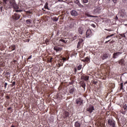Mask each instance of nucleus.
Returning <instances> with one entry per match:
<instances>
[{"label":"nucleus","mask_w":127,"mask_h":127,"mask_svg":"<svg viewBox=\"0 0 127 127\" xmlns=\"http://www.w3.org/2000/svg\"><path fill=\"white\" fill-rule=\"evenodd\" d=\"M10 5L7 7V8H10V7H12L14 9H17V8H19L18 5L15 3V0H9Z\"/></svg>","instance_id":"1"},{"label":"nucleus","mask_w":127,"mask_h":127,"mask_svg":"<svg viewBox=\"0 0 127 127\" xmlns=\"http://www.w3.org/2000/svg\"><path fill=\"white\" fill-rule=\"evenodd\" d=\"M19 7V8L15 9V11L16 12H22L25 8H26V4H20L19 5H18Z\"/></svg>","instance_id":"2"},{"label":"nucleus","mask_w":127,"mask_h":127,"mask_svg":"<svg viewBox=\"0 0 127 127\" xmlns=\"http://www.w3.org/2000/svg\"><path fill=\"white\" fill-rule=\"evenodd\" d=\"M108 124L111 127H116V122L113 119L108 120Z\"/></svg>","instance_id":"3"},{"label":"nucleus","mask_w":127,"mask_h":127,"mask_svg":"<svg viewBox=\"0 0 127 127\" xmlns=\"http://www.w3.org/2000/svg\"><path fill=\"white\" fill-rule=\"evenodd\" d=\"M70 116V113L68 111H64L63 114V118L64 120H67Z\"/></svg>","instance_id":"4"},{"label":"nucleus","mask_w":127,"mask_h":127,"mask_svg":"<svg viewBox=\"0 0 127 127\" xmlns=\"http://www.w3.org/2000/svg\"><path fill=\"white\" fill-rule=\"evenodd\" d=\"M86 111L87 112H88L89 114H92V113H93V111H95L94 106L89 105V106L86 109Z\"/></svg>","instance_id":"5"},{"label":"nucleus","mask_w":127,"mask_h":127,"mask_svg":"<svg viewBox=\"0 0 127 127\" xmlns=\"http://www.w3.org/2000/svg\"><path fill=\"white\" fill-rule=\"evenodd\" d=\"M74 25H75V23H74V19L70 18L69 25L68 26V27H69V28H73V27H74Z\"/></svg>","instance_id":"6"},{"label":"nucleus","mask_w":127,"mask_h":127,"mask_svg":"<svg viewBox=\"0 0 127 127\" xmlns=\"http://www.w3.org/2000/svg\"><path fill=\"white\" fill-rule=\"evenodd\" d=\"M83 41H84L83 39H79V42L77 45V48H78V49H81L82 46H83Z\"/></svg>","instance_id":"7"},{"label":"nucleus","mask_w":127,"mask_h":127,"mask_svg":"<svg viewBox=\"0 0 127 127\" xmlns=\"http://www.w3.org/2000/svg\"><path fill=\"white\" fill-rule=\"evenodd\" d=\"M12 18L14 20H18V19L20 18V15L18 13H14L12 15Z\"/></svg>","instance_id":"8"},{"label":"nucleus","mask_w":127,"mask_h":127,"mask_svg":"<svg viewBox=\"0 0 127 127\" xmlns=\"http://www.w3.org/2000/svg\"><path fill=\"white\" fill-rule=\"evenodd\" d=\"M75 103L78 106H81V105L83 104V100L81 98H78L75 100Z\"/></svg>","instance_id":"9"},{"label":"nucleus","mask_w":127,"mask_h":127,"mask_svg":"<svg viewBox=\"0 0 127 127\" xmlns=\"http://www.w3.org/2000/svg\"><path fill=\"white\" fill-rule=\"evenodd\" d=\"M92 36V30L91 29H88L86 31V37L87 38H90Z\"/></svg>","instance_id":"10"},{"label":"nucleus","mask_w":127,"mask_h":127,"mask_svg":"<svg viewBox=\"0 0 127 127\" xmlns=\"http://www.w3.org/2000/svg\"><path fill=\"white\" fill-rule=\"evenodd\" d=\"M81 61L82 62H84V63H90L91 61V59L90 58V57H87L85 58H84L83 60H81Z\"/></svg>","instance_id":"11"},{"label":"nucleus","mask_w":127,"mask_h":127,"mask_svg":"<svg viewBox=\"0 0 127 127\" xmlns=\"http://www.w3.org/2000/svg\"><path fill=\"white\" fill-rule=\"evenodd\" d=\"M122 54V52H116L114 53L113 54V58H114V59H116V58H118V57H119V56H120V55H121Z\"/></svg>","instance_id":"12"},{"label":"nucleus","mask_w":127,"mask_h":127,"mask_svg":"<svg viewBox=\"0 0 127 127\" xmlns=\"http://www.w3.org/2000/svg\"><path fill=\"white\" fill-rule=\"evenodd\" d=\"M54 50L55 51H56L57 53H58V52H61V51H62V50H63V49L62 48H60L59 47L56 46V47H54Z\"/></svg>","instance_id":"13"},{"label":"nucleus","mask_w":127,"mask_h":127,"mask_svg":"<svg viewBox=\"0 0 127 127\" xmlns=\"http://www.w3.org/2000/svg\"><path fill=\"white\" fill-rule=\"evenodd\" d=\"M70 14L72 16H78L79 14L78 13V12H77L76 10H72L70 11Z\"/></svg>","instance_id":"14"},{"label":"nucleus","mask_w":127,"mask_h":127,"mask_svg":"<svg viewBox=\"0 0 127 127\" xmlns=\"http://www.w3.org/2000/svg\"><path fill=\"white\" fill-rule=\"evenodd\" d=\"M31 23H32V20L29 19L26 20V24L28 27H31V26H30Z\"/></svg>","instance_id":"15"},{"label":"nucleus","mask_w":127,"mask_h":127,"mask_svg":"<svg viewBox=\"0 0 127 127\" xmlns=\"http://www.w3.org/2000/svg\"><path fill=\"white\" fill-rule=\"evenodd\" d=\"M109 56H110V55H109V54L107 53H104L102 56V60H105V59H107V58H109Z\"/></svg>","instance_id":"16"},{"label":"nucleus","mask_w":127,"mask_h":127,"mask_svg":"<svg viewBox=\"0 0 127 127\" xmlns=\"http://www.w3.org/2000/svg\"><path fill=\"white\" fill-rule=\"evenodd\" d=\"M59 42L60 43L61 45H63L65 43H67V40L61 39L59 40Z\"/></svg>","instance_id":"17"},{"label":"nucleus","mask_w":127,"mask_h":127,"mask_svg":"<svg viewBox=\"0 0 127 127\" xmlns=\"http://www.w3.org/2000/svg\"><path fill=\"white\" fill-rule=\"evenodd\" d=\"M81 79L84 80V81H88L89 80V76L87 75L81 76Z\"/></svg>","instance_id":"18"},{"label":"nucleus","mask_w":127,"mask_h":127,"mask_svg":"<svg viewBox=\"0 0 127 127\" xmlns=\"http://www.w3.org/2000/svg\"><path fill=\"white\" fill-rule=\"evenodd\" d=\"M83 31H84V29H83V27H80L78 28V32L79 34H83Z\"/></svg>","instance_id":"19"},{"label":"nucleus","mask_w":127,"mask_h":127,"mask_svg":"<svg viewBox=\"0 0 127 127\" xmlns=\"http://www.w3.org/2000/svg\"><path fill=\"white\" fill-rule=\"evenodd\" d=\"M16 47L15 46H11L9 47V51L11 52V51H13V50H15Z\"/></svg>","instance_id":"20"},{"label":"nucleus","mask_w":127,"mask_h":127,"mask_svg":"<svg viewBox=\"0 0 127 127\" xmlns=\"http://www.w3.org/2000/svg\"><path fill=\"white\" fill-rule=\"evenodd\" d=\"M68 59H69V56H68V55L66 56L65 57L62 58V60L64 61L63 62L64 63L65 61H67V60H68Z\"/></svg>","instance_id":"21"},{"label":"nucleus","mask_w":127,"mask_h":127,"mask_svg":"<svg viewBox=\"0 0 127 127\" xmlns=\"http://www.w3.org/2000/svg\"><path fill=\"white\" fill-rule=\"evenodd\" d=\"M74 126L75 127H80L81 124H80L78 121H77L75 123Z\"/></svg>","instance_id":"22"},{"label":"nucleus","mask_w":127,"mask_h":127,"mask_svg":"<svg viewBox=\"0 0 127 127\" xmlns=\"http://www.w3.org/2000/svg\"><path fill=\"white\" fill-rule=\"evenodd\" d=\"M26 13L27 15H29V16H31L30 14L31 15L33 14L32 11H30V10L26 11Z\"/></svg>","instance_id":"23"},{"label":"nucleus","mask_w":127,"mask_h":127,"mask_svg":"<svg viewBox=\"0 0 127 127\" xmlns=\"http://www.w3.org/2000/svg\"><path fill=\"white\" fill-rule=\"evenodd\" d=\"M1 1L4 5H5V4H7V2L9 1V0H1Z\"/></svg>","instance_id":"24"},{"label":"nucleus","mask_w":127,"mask_h":127,"mask_svg":"<svg viewBox=\"0 0 127 127\" xmlns=\"http://www.w3.org/2000/svg\"><path fill=\"white\" fill-rule=\"evenodd\" d=\"M119 64L120 65H124V64H125V60H124V59H121L119 61Z\"/></svg>","instance_id":"25"},{"label":"nucleus","mask_w":127,"mask_h":127,"mask_svg":"<svg viewBox=\"0 0 127 127\" xmlns=\"http://www.w3.org/2000/svg\"><path fill=\"white\" fill-rule=\"evenodd\" d=\"M81 86L82 88H83L84 90H85V89H86V83H85V82L83 81L81 83Z\"/></svg>","instance_id":"26"},{"label":"nucleus","mask_w":127,"mask_h":127,"mask_svg":"<svg viewBox=\"0 0 127 127\" xmlns=\"http://www.w3.org/2000/svg\"><path fill=\"white\" fill-rule=\"evenodd\" d=\"M75 89L74 88H70L69 89V94H73L75 93Z\"/></svg>","instance_id":"27"},{"label":"nucleus","mask_w":127,"mask_h":127,"mask_svg":"<svg viewBox=\"0 0 127 127\" xmlns=\"http://www.w3.org/2000/svg\"><path fill=\"white\" fill-rule=\"evenodd\" d=\"M108 42L110 43V44H113V43H114V42H115V41H113V40L111 41V40H109L108 41H106L105 44H107V43H108Z\"/></svg>","instance_id":"28"},{"label":"nucleus","mask_w":127,"mask_h":127,"mask_svg":"<svg viewBox=\"0 0 127 127\" xmlns=\"http://www.w3.org/2000/svg\"><path fill=\"white\" fill-rule=\"evenodd\" d=\"M44 8H45V9H48V10H50V9H49V8L48 7V2H46L45 5L44 6Z\"/></svg>","instance_id":"29"},{"label":"nucleus","mask_w":127,"mask_h":127,"mask_svg":"<svg viewBox=\"0 0 127 127\" xmlns=\"http://www.w3.org/2000/svg\"><path fill=\"white\" fill-rule=\"evenodd\" d=\"M93 3L92 1H89L88 4H87V6L91 7V6L93 5Z\"/></svg>","instance_id":"30"},{"label":"nucleus","mask_w":127,"mask_h":127,"mask_svg":"<svg viewBox=\"0 0 127 127\" xmlns=\"http://www.w3.org/2000/svg\"><path fill=\"white\" fill-rule=\"evenodd\" d=\"M85 15H86V16H88V17H94V16L90 15L88 13H86Z\"/></svg>","instance_id":"31"},{"label":"nucleus","mask_w":127,"mask_h":127,"mask_svg":"<svg viewBox=\"0 0 127 127\" xmlns=\"http://www.w3.org/2000/svg\"><path fill=\"white\" fill-rule=\"evenodd\" d=\"M96 12H100V10H101V8L98 7L97 8H96L95 9Z\"/></svg>","instance_id":"32"},{"label":"nucleus","mask_w":127,"mask_h":127,"mask_svg":"<svg viewBox=\"0 0 127 127\" xmlns=\"http://www.w3.org/2000/svg\"><path fill=\"white\" fill-rule=\"evenodd\" d=\"M113 36H114V34L108 35L106 37L105 39H108V38H109V37H112Z\"/></svg>","instance_id":"33"},{"label":"nucleus","mask_w":127,"mask_h":127,"mask_svg":"<svg viewBox=\"0 0 127 127\" xmlns=\"http://www.w3.org/2000/svg\"><path fill=\"white\" fill-rule=\"evenodd\" d=\"M120 89L121 90H123L124 89V83L123 82H122L121 84H120Z\"/></svg>","instance_id":"34"},{"label":"nucleus","mask_w":127,"mask_h":127,"mask_svg":"<svg viewBox=\"0 0 127 127\" xmlns=\"http://www.w3.org/2000/svg\"><path fill=\"white\" fill-rule=\"evenodd\" d=\"M5 48V47H4V46H0V50L1 51H3V50H4V49Z\"/></svg>","instance_id":"35"},{"label":"nucleus","mask_w":127,"mask_h":127,"mask_svg":"<svg viewBox=\"0 0 127 127\" xmlns=\"http://www.w3.org/2000/svg\"><path fill=\"white\" fill-rule=\"evenodd\" d=\"M58 18H57L56 17H54L53 18V20L54 21H58Z\"/></svg>","instance_id":"36"},{"label":"nucleus","mask_w":127,"mask_h":127,"mask_svg":"<svg viewBox=\"0 0 127 127\" xmlns=\"http://www.w3.org/2000/svg\"><path fill=\"white\" fill-rule=\"evenodd\" d=\"M78 7H84V5H82L81 3H80V2L77 4Z\"/></svg>","instance_id":"37"},{"label":"nucleus","mask_w":127,"mask_h":127,"mask_svg":"<svg viewBox=\"0 0 127 127\" xmlns=\"http://www.w3.org/2000/svg\"><path fill=\"white\" fill-rule=\"evenodd\" d=\"M0 67H4V63H0Z\"/></svg>","instance_id":"38"},{"label":"nucleus","mask_w":127,"mask_h":127,"mask_svg":"<svg viewBox=\"0 0 127 127\" xmlns=\"http://www.w3.org/2000/svg\"><path fill=\"white\" fill-rule=\"evenodd\" d=\"M82 69V65H79L77 66V70H81Z\"/></svg>","instance_id":"39"},{"label":"nucleus","mask_w":127,"mask_h":127,"mask_svg":"<svg viewBox=\"0 0 127 127\" xmlns=\"http://www.w3.org/2000/svg\"><path fill=\"white\" fill-rule=\"evenodd\" d=\"M93 83L94 85H97V84L98 83V81L96 80H93Z\"/></svg>","instance_id":"40"},{"label":"nucleus","mask_w":127,"mask_h":127,"mask_svg":"<svg viewBox=\"0 0 127 127\" xmlns=\"http://www.w3.org/2000/svg\"><path fill=\"white\" fill-rule=\"evenodd\" d=\"M88 1V0H82V2H83V3H87Z\"/></svg>","instance_id":"41"},{"label":"nucleus","mask_w":127,"mask_h":127,"mask_svg":"<svg viewBox=\"0 0 127 127\" xmlns=\"http://www.w3.org/2000/svg\"><path fill=\"white\" fill-rule=\"evenodd\" d=\"M74 2H75L76 4H78L80 2V1H79L78 0H75V1H74Z\"/></svg>","instance_id":"42"},{"label":"nucleus","mask_w":127,"mask_h":127,"mask_svg":"<svg viewBox=\"0 0 127 127\" xmlns=\"http://www.w3.org/2000/svg\"><path fill=\"white\" fill-rule=\"evenodd\" d=\"M52 60H53V58H51L49 60H48V62H49L50 63H51V62H52Z\"/></svg>","instance_id":"43"},{"label":"nucleus","mask_w":127,"mask_h":127,"mask_svg":"<svg viewBox=\"0 0 127 127\" xmlns=\"http://www.w3.org/2000/svg\"><path fill=\"white\" fill-rule=\"evenodd\" d=\"M91 26H92V27H94V28H96V25L94 24H91Z\"/></svg>","instance_id":"44"},{"label":"nucleus","mask_w":127,"mask_h":127,"mask_svg":"<svg viewBox=\"0 0 127 127\" xmlns=\"http://www.w3.org/2000/svg\"><path fill=\"white\" fill-rule=\"evenodd\" d=\"M73 72H74V74H76V72H77V68H74L73 69Z\"/></svg>","instance_id":"45"},{"label":"nucleus","mask_w":127,"mask_h":127,"mask_svg":"<svg viewBox=\"0 0 127 127\" xmlns=\"http://www.w3.org/2000/svg\"><path fill=\"white\" fill-rule=\"evenodd\" d=\"M15 85V81H14L12 82L11 84V87H13V86H14Z\"/></svg>","instance_id":"46"},{"label":"nucleus","mask_w":127,"mask_h":127,"mask_svg":"<svg viewBox=\"0 0 127 127\" xmlns=\"http://www.w3.org/2000/svg\"><path fill=\"white\" fill-rule=\"evenodd\" d=\"M61 66H63V63H59V66L61 67Z\"/></svg>","instance_id":"47"},{"label":"nucleus","mask_w":127,"mask_h":127,"mask_svg":"<svg viewBox=\"0 0 127 127\" xmlns=\"http://www.w3.org/2000/svg\"><path fill=\"white\" fill-rule=\"evenodd\" d=\"M127 104H125V105L124 106V110H127Z\"/></svg>","instance_id":"48"},{"label":"nucleus","mask_w":127,"mask_h":127,"mask_svg":"<svg viewBox=\"0 0 127 127\" xmlns=\"http://www.w3.org/2000/svg\"><path fill=\"white\" fill-rule=\"evenodd\" d=\"M72 38V40H75V39H77V36H74V37Z\"/></svg>","instance_id":"49"},{"label":"nucleus","mask_w":127,"mask_h":127,"mask_svg":"<svg viewBox=\"0 0 127 127\" xmlns=\"http://www.w3.org/2000/svg\"><path fill=\"white\" fill-rule=\"evenodd\" d=\"M6 86H7V83H5L4 85V87L5 89L6 88Z\"/></svg>","instance_id":"50"},{"label":"nucleus","mask_w":127,"mask_h":127,"mask_svg":"<svg viewBox=\"0 0 127 127\" xmlns=\"http://www.w3.org/2000/svg\"><path fill=\"white\" fill-rule=\"evenodd\" d=\"M45 41L47 43H48V42H49V39L47 38Z\"/></svg>","instance_id":"51"},{"label":"nucleus","mask_w":127,"mask_h":127,"mask_svg":"<svg viewBox=\"0 0 127 127\" xmlns=\"http://www.w3.org/2000/svg\"><path fill=\"white\" fill-rule=\"evenodd\" d=\"M121 36H122V37H126V35H125V34H122Z\"/></svg>","instance_id":"52"},{"label":"nucleus","mask_w":127,"mask_h":127,"mask_svg":"<svg viewBox=\"0 0 127 127\" xmlns=\"http://www.w3.org/2000/svg\"><path fill=\"white\" fill-rule=\"evenodd\" d=\"M31 58H32V55L30 56L28 58L27 60H29V59H31Z\"/></svg>","instance_id":"53"},{"label":"nucleus","mask_w":127,"mask_h":127,"mask_svg":"<svg viewBox=\"0 0 127 127\" xmlns=\"http://www.w3.org/2000/svg\"><path fill=\"white\" fill-rule=\"evenodd\" d=\"M13 63L14 64H16V63H17V61L16 60H14L13 61Z\"/></svg>","instance_id":"54"},{"label":"nucleus","mask_w":127,"mask_h":127,"mask_svg":"<svg viewBox=\"0 0 127 127\" xmlns=\"http://www.w3.org/2000/svg\"><path fill=\"white\" fill-rule=\"evenodd\" d=\"M2 8H3V7L2 6L0 7V11H2Z\"/></svg>","instance_id":"55"},{"label":"nucleus","mask_w":127,"mask_h":127,"mask_svg":"<svg viewBox=\"0 0 127 127\" xmlns=\"http://www.w3.org/2000/svg\"><path fill=\"white\" fill-rule=\"evenodd\" d=\"M113 2H114V3H117V0H113Z\"/></svg>","instance_id":"56"},{"label":"nucleus","mask_w":127,"mask_h":127,"mask_svg":"<svg viewBox=\"0 0 127 127\" xmlns=\"http://www.w3.org/2000/svg\"><path fill=\"white\" fill-rule=\"evenodd\" d=\"M6 98L7 99H9V96L8 95L6 96Z\"/></svg>","instance_id":"57"},{"label":"nucleus","mask_w":127,"mask_h":127,"mask_svg":"<svg viewBox=\"0 0 127 127\" xmlns=\"http://www.w3.org/2000/svg\"><path fill=\"white\" fill-rule=\"evenodd\" d=\"M110 52H111V53H113V52H114L113 50H110Z\"/></svg>","instance_id":"58"},{"label":"nucleus","mask_w":127,"mask_h":127,"mask_svg":"<svg viewBox=\"0 0 127 127\" xmlns=\"http://www.w3.org/2000/svg\"><path fill=\"white\" fill-rule=\"evenodd\" d=\"M70 85H73V82H69Z\"/></svg>","instance_id":"59"},{"label":"nucleus","mask_w":127,"mask_h":127,"mask_svg":"<svg viewBox=\"0 0 127 127\" xmlns=\"http://www.w3.org/2000/svg\"><path fill=\"white\" fill-rule=\"evenodd\" d=\"M8 110L9 111V110H11V107H9L8 108Z\"/></svg>","instance_id":"60"},{"label":"nucleus","mask_w":127,"mask_h":127,"mask_svg":"<svg viewBox=\"0 0 127 127\" xmlns=\"http://www.w3.org/2000/svg\"><path fill=\"white\" fill-rule=\"evenodd\" d=\"M126 84H127V81L124 83V85H126Z\"/></svg>","instance_id":"61"},{"label":"nucleus","mask_w":127,"mask_h":127,"mask_svg":"<svg viewBox=\"0 0 127 127\" xmlns=\"http://www.w3.org/2000/svg\"><path fill=\"white\" fill-rule=\"evenodd\" d=\"M11 127H15L14 126H13V125H12L11 126Z\"/></svg>","instance_id":"62"},{"label":"nucleus","mask_w":127,"mask_h":127,"mask_svg":"<svg viewBox=\"0 0 127 127\" xmlns=\"http://www.w3.org/2000/svg\"><path fill=\"white\" fill-rule=\"evenodd\" d=\"M27 42H29V40H27Z\"/></svg>","instance_id":"63"},{"label":"nucleus","mask_w":127,"mask_h":127,"mask_svg":"<svg viewBox=\"0 0 127 127\" xmlns=\"http://www.w3.org/2000/svg\"><path fill=\"white\" fill-rule=\"evenodd\" d=\"M105 30H108V31H109V30H108V29H105Z\"/></svg>","instance_id":"64"}]
</instances>
